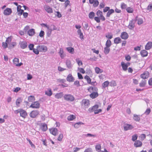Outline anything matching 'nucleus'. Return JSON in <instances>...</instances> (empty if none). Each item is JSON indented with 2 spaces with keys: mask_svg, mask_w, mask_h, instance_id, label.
<instances>
[{
  "mask_svg": "<svg viewBox=\"0 0 152 152\" xmlns=\"http://www.w3.org/2000/svg\"><path fill=\"white\" fill-rule=\"evenodd\" d=\"M64 98L65 100L69 102H72L75 100L74 96L71 94H65L64 96Z\"/></svg>",
  "mask_w": 152,
  "mask_h": 152,
  "instance_id": "f257e3e1",
  "label": "nucleus"
},
{
  "mask_svg": "<svg viewBox=\"0 0 152 152\" xmlns=\"http://www.w3.org/2000/svg\"><path fill=\"white\" fill-rule=\"evenodd\" d=\"M39 112L38 110H33L31 111L29 114L30 117L32 118H36L39 114Z\"/></svg>",
  "mask_w": 152,
  "mask_h": 152,
  "instance_id": "f03ea898",
  "label": "nucleus"
},
{
  "mask_svg": "<svg viewBox=\"0 0 152 152\" xmlns=\"http://www.w3.org/2000/svg\"><path fill=\"white\" fill-rule=\"evenodd\" d=\"M123 128L125 131L132 130L134 128V126L131 124L127 123L124 124L123 126Z\"/></svg>",
  "mask_w": 152,
  "mask_h": 152,
  "instance_id": "7ed1b4c3",
  "label": "nucleus"
},
{
  "mask_svg": "<svg viewBox=\"0 0 152 152\" xmlns=\"http://www.w3.org/2000/svg\"><path fill=\"white\" fill-rule=\"evenodd\" d=\"M40 104L38 101H35L32 103L29 107L32 108L38 109L40 107Z\"/></svg>",
  "mask_w": 152,
  "mask_h": 152,
  "instance_id": "20e7f679",
  "label": "nucleus"
},
{
  "mask_svg": "<svg viewBox=\"0 0 152 152\" xmlns=\"http://www.w3.org/2000/svg\"><path fill=\"white\" fill-rule=\"evenodd\" d=\"M37 48H39V52H45L48 50L47 47L44 45L40 46L39 45L37 46Z\"/></svg>",
  "mask_w": 152,
  "mask_h": 152,
  "instance_id": "39448f33",
  "label": "nucleus"
},
{
  "mask_svg": "<svg viewBox=\"0 0 152 152\" xmlns=\"http://www.w3.org/2000/svg\"><path fill=\"white\" fill-rule=\"evenodd\" d=\"M149 72L146 71L140 75V77L143 79H147L149 77Z\"/></svg>",
  "mask_w": 152,
  "mask_h": 152,
  "instance_id": "423d86ee",
  "label": "nucleus"
},
{
  "mask_svg": "<svg viewBox=\"0 0 152 152\" xmlns=\"http://www.w3.org/2000/svg\"><path fill=\"white\" fill-rule=\"evenodd\" d=\"M94 20L98 23L100 22L101 19L102 21H104L105 20V17L102 14L101 16H100L99 17H95L94 18Z\"/></svg>",
  "mask_w": 152,
  "mask_h": 152,
  "instance_id": "0eeeda50",
  "label": "nucleus"
},
{
  "mask_svg": "<svg viewBox=\"0 0 152 152\" xmlns=\"http://www.w3.org/2000/svg\"><path fill=\"white\" fill-rule=\"evenodd\" d=\"M89 3L93 4V6L94 7H96L99 4V2L97 0H89Z\"/></svg>",
  "mask_w": 152,
  "mask_h": 152,
  "instance_id": "6e6552de",
  "label": "nucleus"
},
{
  "mask_svg": "<svg viewBox=\"0 0 152 152\" xmlns=\"http://www.w3.org/2000/svg\"><path fill=\"white\" fill-rule=\"evenodd\" d=\"M20 113V116L24 118H26L27 115V113L26 111L23 109L21 108Z\"/></svg>",
  "mask_w": 152,
  "mask_h": 152,
  "instance_id": "1a4fd4ad",
  "label": "nucleus"
},
{
  "mask_svg": "<svg viewBox=\"0 0 152 152\" xmlns=\"http://www.w3.org/2000/svg\"><path fill=\"white\" fill-rule=\"evenodd\" d=\"M49 130L50 133L51 134L55 136L56 135L58 132V130L57 128H54L52 129H49Z\"/></svg>",
  "mask_w": 152,
  "mask_h": 152,
  "instance_id": "9d476101",
  "label": "nucleus"
},
{
  "mask_svg": "<svg viewBox=\"0 0 152 152\" xmlns=\"http://www.w3.org/2000/svg\"><path fill=\"white\" fill-rule=\"evenodd\" d=\"M99 107V105L98 104H95L91 107H90L88 109V111L90 113H92L93 111L95 112L96 109H98Z\"/></svg>",
  "mask_w": 152,
  "mask_h": 152,
  "instance_id": "9b49d317",
  "label": "nucleus"
},
{
  "mask_svg": "<svg viewBox=\"0 0 152 152\" xmlns=\"http://www.w3.org/2000/svg\"><path fill=\"white\" fill-rule=\"evenodd\" d=\"M44 8L45 10L48 13H51L53 12L52 8L48 5H45L44 7Z\"/></svg>",
  "mask_w": 152,
  "mask_h": 152,
  "instance_id": "f8f14e48",
  "label": "nucleus"
},
{
  "mask_svg": "<svg viewBox=\"0 0 152 152\" xmlns=\"http://www.w3.org/2000/svg\"><path fill=\"white\" fill-rule=\"evenodd\" d=\"M142 142L139 140H136L134 143V145L136 148L140 147L142 146Z\"/></svg>",
  "mask_w": 152,
  "mask_h": 152,
  "instance_id": "ddd939ff",
  "label": "nucleus"
},
{
  "mask_svg": "<svg viewBox=\"0 0 152 152\" xmlns=\"http://www.w3.org/2000/svg\"><path fill=\"white\" fill-rule=\"evenodd\" d=\"M12 12V10L11 8H6L4 11V14L5 15H8Z\"/></svg>",
  "mask_w": 152,
  "mask_h": 152,
  "instance_id": "4468645a",
  "label": "nucleus"
},
{
  "mask_svg": "<svg viewBox=\"0 0 152 152\" xmlns=\"http://www.w3.org/2000/svg\"><path fill=\"white\" fill-rule=\"evenodd\" d=\"M66 64L68 68L71 69L72 67V64L71 61L67 59L66 61Z\"/></svg>",
  "mask_w": 152,
  "mask_h": 152,
  "instance_id": "2eb2a0df",
  "label": "nucleus"
},
{
  "mask_svg": "<svg viewBox=\"0 0 152 152\" xmlns=\"http://www.w3.org/2000/svg\"><path fill=\"white\" fill-rule=\"evenodd\" d=\"M98 96L99 94L98 92H93L89 95L90 96L92 99H94L96 98Z\"/></svg>",
  "mask_w": 152,
  "mask_h": 152,
  "instance_id": "dca6fc26",
  "label": "nucleus"
},
{
  "mask_svg": "<svg viewBox=\"0 0 152 152\" xmlns=\"http://www.w3.org/2000/svg\"><path fill=\"white\" fill-rule=\"evenodd\" d=\"M41 128L43 132L46 131L48 129L47 125L45 123H41Z\"/></svg>",
  "mask_w": 152,
  "mask_h": 152,
  "instance_id": "f3484780",
  "label": "nucleus"
},
{
  "mask_svg": "<svg viewBox=\"0 0 152 152\" xmlns=\"http://www.w3.org/2000/svg\"><path fill=\"white\" fill-rule=\"evenodd\" d=\"M152 47V42H148L145 45V48L147 50H149Z\"/></svg>",
  "mask_w": 152,
  "mask_h": 152,
  "instance_id": "a211bd4d",
  "label": "nucleus"
},
{
  "mask_svg": "<svg viewBox=\"0 0 152 152\" xmlns=\"http://www.w3.org/2000/svg\"><path fill=\"white\" fill-rule=\"evenodd\" d=\"M23 99L21 97H18L17 99L15 104L17 107H19L20 106V104L22 102Z\"/></svg>",
  "mask_w": 152,
  "mask_h": 152,
  "instance_id": "6ab92c4d",
  "label": "nucleus"
},
{
  "mask_svg": "<svg viewBox=\"0 0 152 152\" xmlns=\"http://www.w3.org/2000/svg\"><path fill=\"white\" fill-rule=\"evenodd\" d=\"M121 64L122 69L124 71H126L127 70L128 67L125 63L124 61H122Z\"/></svg>",
  "mask_w": 152,
  "mask_h": 152,
  "instance_id": "aec40b11",
  "label": "nucleus"
},
{
  "mask_svg": "<svg viewBox=\"0 0 152 152\" xmlns=\"http://www.w3.org/2000/svg\"><path fill=\"white\" fill-rule=\"evenodd\" d=\"M148 53V52L145 50H141L140 52V54L141 56L143 57L147 56Z\"/></svg>",
  "mask_w": 152,
  "mask_h": 152,
  "instance_id": "412c9836",
  "label": "nucleus"
},
{
  "mask_svg": "<svg viewBox=\"0 0 152 152\" xmlns=\"http://www.w3.org/2000/svg\"><path fill=\"white\" fill-rule=\"evenodd\" d=\"M82 102L85 106L88 107L89 105L90 101L88 99H83Z\"/></svg>",
  "mask_w": 152,
  "mask_h": 152,
  "instance_id": "4be33fe9",
  "label": "nucleus"
},
{
  "mask_svg": "<svg viewBox=\"0 0 152 152\" xmlns=\"http://www.w3.org/2000/svg\"><path fill=\"white\" fill-rule=\"evenodd\" d=\"M66 80L69 82H73L74 80V77L71 74H69L67 76Z\"/></svg>",
  "mask_w": 152,
  "mask_h": 152,
  "instance_id": "5701e85b",
  "label": "nucleus"
},
{
  "mask_svg": "<svg viewBox=\"0 0 152 152\" xmlns=\"http://www.w3.org/2000/svg\"><path fill=\"white\" fill-rule=\"evenodd\" d=\"M133 119L136 122H139L140 119V116L134 114L133 115Z\"/></svg>",
  "mask_w": 152,
  "mask_h": 152,
  "instance_id": "b1692460",
  "label": "nucleus"
},
{
  "mask_svg": "<svg viewBox=\"0 0 152 152\" xmlns=\"http://www.w3.org/2000/svg\"><path fill=\"white\" fill-rule=\"evenodd\" d=\"M45 95H47L48 96H50L53 94L52 91L51 89L50 88H48L47 91H45Z\"/></svg>",
  "mask_w": 152,
  "mask_h": 152,
  "instance_id": "393cba45",
  "label": "nucleus"
},
{
  "mask_svg": "<svg viewBox=\"0 0 152 152\" xmlns=\"http://www.w3.org/2000/svg\"><path fill=\"white\" fill-rule=\"evenodd\" d=\"M63 96V92H60L59 93H57L55 95V97L57 99L61 98Z\"/></svg>",
  "mask_w": 152,
  "mask_h": 152,
  "instance_id": "a878e982",
  "label": "nucleus"
},
{
  "mask_svg": "<svg viewBox=\"0 0 152 152\" xmlns=\"http://www.w3.org/2000/svg\"><path fill=\"white\" fill-rule=\"evenodd\" d=\"M66 50L69 53L72 54L74 53V49L72 47H69L66 48Z\"/></svg>",
  "mask_w": 152,
  "mask_h": 152,
  "instance_id": "bb28decb",
  "label": "nucleus"
},
{
  "mask_svg": "<svg viewBox=\"0 0 152 152\" xmlns=\"http://www.w3.org/2000/svg\"><path fill=\"white\" fill-rule=\"evenodd\" d=\"M27 43L26 42H23L20 43V47L23 49L26 48H27Z\"/></svg>",
  "mask_w": 152,
  "mask_h": 152,
  "instance_id": "cd10ccee",
  "label": "nucleus"
},
{
  "mask_svg": "<svg viewBox=\"0 0 152 152\" xmlns=\"http://www.w3.org/2000/svg\"><path fill=\"white\" fill-rule=\"evenodd\" d=\"M35 33V30L34 29H31L28 32V34L30 36H32L34 35Z\"/></svg>",
  "mask_w": 152,
  "mask_h": 152,
  "instance_id": "c85d7f7f",
  "label": "nucleus"
},
{
  "mask_svg": "<svg viewBox=\"0 0 152 152\" xmlns=\"http://www.w3.org/2000/svg\"><path fill=\"white\" fill-rule=\"evenodd\" d=\"M58 54L61 58H64L65 56L64 54V51L63 50L62 48H60V51L58 52Z\"/></svg>",
  "mask_w": 152,
  "mask_h": 152,
  "instance_id": "c756f323",
  "label": "nucleus"
},
{
  "mask_svg": "<svg viewBox=\"0 0 152 152\" xmlns=\"http://www.w3.org/2000/svg\"><path fill=\"white\" fill-rule=\"evenodd\" d=\"M84 123L81 122H77L74 125V126L75 128H78L79 126L82 125H84Z\"/></svg>",
  "mask_w": 152,
  "mask_h": 152,
  "instance_id": "7c9ffc66",
  "label": "nucleus"
},
{
  "mask_svg": "<svg viewBox=\"0 0 152 152\" xmlns=\"http://www.w3.org/2000/svg\"><path fill=\"white\" fill-rule=\"evenodd\" d=\"M95 70L96 73L98 74L100 73H101L103 72V70L102 69H100L99 67H96L95 69Z\"/></svg>",
  "mask_w": 152,
  "mask_h": 152,
  "instance_id": "2f4dec72",
  "label": "nucleus"
},
{
  "mask_svg": "<svg viewBox=\"0 0 152 152\" xmlns=\"http://www.w3.org/2000/svg\"><path fill=\"white\" fill-rule=\"evenodd\" d=\"M134 27V23L133 22V21L132 20L129 23V25L128 26V28L130 29H133Z\"/></svg>",
  "mask_w": 152,
  "mask_h": 152,
  "instance_id": "473e14b6",
  "label": "nucleus"
},
{
  "mask_svg": "<svg viewBox=\"0 0 152 152\" xmlns=\"http://www.w3.org/2000/svg\"><path fill=\"white\" fill-rule=\"evenodd\" d=\"M109 82L107 80L104 81L102 85V88H105L109 85Z\"/></svg>",
  "mask_w": 152,
  "mask_h": 152,
  "instance_id": "72a5a7b5",
  "label": "nucleus"
},
{
  "mask_svg": "<svg viewBox=\"0 0 152 152\" xmlns=\"http://www.w3.org/2000/svg\"><path fill=\"white\" fill-rule=\"evenodd\" d=\"M17 45L16 43L15 42H11L9 45L8 48L10 49H12Z\"/></svg>",
  "mask_w": 152,
  "mask_h": 152,
  "instance_id": "f704fd0d",
  "label": "nucleus"
},
{
  "mask_svg": "<svg viewBox=\"0 0 152 152\" xmlns=\"http://www.w3.org/2000/svg\"><path fill=\"white\" fill-rule=\"evenodd\" d=\"M35 100V98L34 96L31 95L28 97V101L30 102H33Z\"/></svg>",
  "mask_w": 152,
  "mask_h": 152,
  "instance_id": "c9c22d12",
  "label": "nucleus"
},
{
  "mask_svg": "<svg viewBox=\"0 0 152 152\" xmlns=\"http://www.w3.org/2000/svg\"><path fill=\"white\" fill-rule=\"evenodd\" d=\"M121 38H128L129 35L126 32H123L121 33Z\"/></svg>",
  "mask_w": 152,
  "mask_h": 152,
  "instance_id": "e433bc0d",
  "label": "nucleus"
},
{
  "mask_svg": "<svg viewBox=\"0 0 152 152\" xmlns=\"http://www.w3.org/2000/svg\"><path fill=\"white\" fill-rule=\"evenodd\" d=\"M76 118L75 116L73 115H71L68 116L67 119L69 121H73Z\"/></svg>",
  "mask_w": 152,
  "mask_h": 152,
  "instance_id": "4c0bfd02",
  "label": "nucleus"
},
{
  "mask_svg": "<svg viewBox=\"0 0 152 152\" xmlns=\"http://www.w3.org/2000/svg\"><path fill=\"white\" fill-rule=\"evenodd\" d=\"M114 12V10L113 9H111L106 14V16L107 17H110V15Z\"/></svg>",
  "mask_w": 152,
  "mask_h": 152,
  "instance_id": "58836bf2",
  "label": "nucleus"
},
{
  "mask_svg": "<svg viewBox=\"0 0 152 152\" xmlns=\"http://www.w3.org/2000/svg\"><path fill=\"white\" fill-rule=\"evenodd\" d=\"M146 84V81L145 80H142L139 84V86L140 87H144Z\"/></svg>",
  "mask_w": 152,
  "mask_h": 152,
  "instance_id": "ea45409f",
  "label": "nucleus"
},
{
  "mask_svg": "<svg viewBox=\"0 0 152 152\" xmlns=\"http://www.w3.org/2000/svg\"><path fill=\"white\" fill-rule=\"evenodd\" d=\"M126 10L129 13H132L134 12V9L131 7H129L126 9Z\"/></svg>",
  "mask_w": 152,
  "mask_h": 152,
  "instance_id": "a19ab883",
  "label": "nucleus"
},
{
  "mask_svg": "<svg viewBox=\"0 0 152 152\" xmlns=\"http://www.w3.org/2000/svg\"><path fill=\"white\" fill-rule=\"evenodd\" d=\"M84 78H85V79L87 81V83L88 84H90V83H91V79L89 77V76H88L87 75H86L84 77Z\"/></svg>",
  "mask_w": 152,
  "mask_h": 152,
  "instance_id": "79ce46f5",
  "label": "nucleus"
},
{
  "mask_svg": "<svg viewBox=\"0 0 152 152\" xmlns=\"http://www.w3.org/2000/svg\"><path fill=\"white\" fill-rule=\"evenodd\" d=\"M110 51L109 47H106L104 48V53L105 54H107Z\"/></svg>",
  "mask_w": 152,
  "mask_h": 152,
  "instance_id": "37998d69",
  "label": "nucleus"
},
{
  "mask_svg": "<svg viewBox=\"0 0 152 152\" xmlns=\"http://www.w3.org/2000/svg\"><path fill=\"white\" fill-rule=\"evenodd\" d=\"M109 83V85L111 87H114L116 86L115 81L114 80H112Z\"/></svg>",
  "mask_w": 152,
  "mask_h": 152,
  "instance_id": "c03bdc74",
  "label": "nucleus"
},
{
  "mask_svg": "<svg viewBox=\"0 0 152 152\" xmlns=\"http://www.w3.org/2000/svg\"><path fill=\"white\" fill-rule=\"evenodd\" d=\"M95 16V13L93 12H91L89 14V18L91 19H93Z\"/></svg>",
  "mask_w": 152,
  "mask_h": 152,
  "instance_id": "a18cd8bd",
  "label": "nucleus"
},
{
  "mask_svg": "<svg viewBox=\"0 0 152 152\" xmlns=\"http://www.w3.org/2000/svg\"><path fill=\"white\" fill-rule=\"evenodd\" d=\"M26 139L29 142L31 146L33 148H35V145L32 143V142L28 138H26Z\"/></svg>",
  "mask_w": 152,
  "mask_h": 152,
  "instance_id": "49530a36",
  "label": "nucleus"
},
{
  "mask_svg": "<svg viewBox=\"0 0 152 152\" xmlns=\"http://www.w3.org/2000/svg\"><path fill=\"white\" fill-rule=\"evenodd\" d=\"M78 34L80 36V38H83V35L80 29L78 30L77 31Z\"/></svg>",
  "mask_w": 152,
  "mask_h": 152,
  "instance_id": "de8ad7c7",
  "label": "nucleus"
},
{
  "mask_svg": "<svg viewBox=\"0 0 152 152\" xmlns=\"http://www.w3.org/2000/svg\"><path fill=\"white\" fill-rule=\"evenodd\" d=\"M32 50H33V53L36 55H38L39 53V48H37V47L36 49L34 48Z\"/></svg>",
  "mask_w": 152,
  "mask_h": 152,
  "instance_id": "09e8293b",
  "label": "nucleus"
},
{
  "mask_svg": "<svg viewBox=\"0 0 152 152\" xmlns=\"http://www.w3.org/2000/svg\"><path fill=\"white\" fill-rule=\"evenodd\" d=\"M95 148L96 150L99 152L101 151V146L99 144L96 145L95 146Z\"/></svg>",
  "mask_w": 152,
  "mask_h": 152,
  "instance_id": "8fccbe9b",
  "label": "nucleus"
},
{
  "mask_svg": "<svg viewBox=\"0 0 152 152\" xmlns=\"http://www.w3.org/2000/svg\"><path fill=\"white\" fill-rule=\"evenodd\" d=\"M111 42L110 40L108 39L106 43V47H109L111 45Z\"/></svg>",
  "mask_w": 152,
  "mask_h": 152,
  "instance_id": "3c124183",
  "label": "nucleus"
},
{
  "mask_svg": "<svg viewBox=\"0 0 152 152\" xmlns=\"http://www.w3.org/2000/svg\"><path fill=\"white\" fill-rule=\"evenodd\" d=\"M57 81L61 83H64L66 81L64 79H57Z\"/></svg>",
  "mask_w": 152,
  "mask_h": 152,
  "instance_id": "603ef678",
  "label": "nucleus"
},
{
  "mask_svg": "<svg viewBox=\"0 0 152 152\" xmlns=\"http://www.w3.org/2000/svg\"><path fill=\"white\" fill-rule=\"evenodd\" d=\"M137 136L136 134L133 135L132 137V140L134 142L136 141L137 138Z\"/></svg>",
  "mask_w": 152,
  "mask_h": 152,
  "instance_id": "864d4df0",
  "label": "nucleus"
},
{
  "mask_svg": "<svg viewBox=\"0 0 152 152\" xmlns=\"http://www.w3.org/2000/svg\"><path fill=\"white\" fill-rule=\"evenodd\" d=\"M114 42L115 44H118L121 42V39H114Z\"/></svg>",
  "mask_w": 152,
  "mask_h": 152,
  "instance_id": "5fc2aeb1",
  "label": "nucleus"
},
{
  "mask_svg": "<svg viewBox=\"0 0 152 152\" xmlns=\"http://www.w3.org/2000/svg\"><path fill=\"white\" fill-rule=\"evenodd\" d=\"M34 44L30 43L28 45V48L30 50H32L34 48Z\"/></svg>",
  "mask_w": 152,
  "mask_h": 152,
  "instance_id": "6e6d98bb",
  "label": "nucleus"
},
{
  "mask_svg": "<svg viewBox=\"0 0 152 152\" xmlns=\"http://www.w3.org/2000/svg\"><path fill=\"white\" fill-rule=\"evenodd\" d=\"M63 137V134H59L57 140H58L59 141H62V138Z\"/></svg>",
  "mask_w": 152,
  "mask_h": 152,
  "instance_id": "4d7b16f0",
  "label": "nucleus"
},
{
  "mask_svg": "<svg viewBox=\"0 0 152 152\" xmlns=\"http://www.w3.org/2000/svg\"><path fill=\"white\" fill-rule=\"evenodd\" d=\"M121 7L122 9H126L127 5L124 3H122L121 4Z\"/></svg>",
  "mask_w": 152,
  "mask_h": 152,
  "instance_id": "13d9d810",
  "label": "nucleus"
},
{
  "mask_svg": "<svg viewBox=\"0 0 152 152\" xmlns=\"http://www.w3.org/2000/svg\"><path fill=\"white\" fill-rule=\"evenodd\" d=\"M106 37L107 38H112L113 34L111 33H108L106 35Z\"/></svg>",
  "mask_w": 152,
  "mask_h": 152,
  "instance_id": "bf43d9fd",
  "label": "nucleus"
},
{
  "mask_svg": "<svg viewBox=\"0 0 152 152\" xmlns=\"http://www.w3.org/2000/svg\"><path fill=\"white\" fill-rule=\"evenodd\" d=\"M147 10L150 11L152 10V3L150 4L147 7Z\"/></svg>",
  "mask_w": 152,
  "mask_h": 152,
  "instance_id": "052dcab7",
  "label": "nucleus"
},
{
  "mask_svg": "<svg viewBox=\"0 0 152 152\" xmlns=\"http://www.w3.org/2000/svg\"><path fill=\"white\" fill-rule=\"evenodd\" d=\"M125 58L127 61H129L131 60V57L129 55H127L125 56Z\"/></svg>",
  "mask_w": 152,
  "mask_h": 152,
  "instance_id": "680f3d73",
  "label": "nucleus"
},
{
  "mask_svg": "<svg viewBox=\"0 0 152 152\" xmlns=\"http://www.w3.org/2000/svg\"><path fill=\"white\" fill-rule=\"evenodd\" d=\"M105 5L104 2H102L100 3L99 5V7L100 9L104 8L105 7Z\"/></svg>",
  "mask_w": 152,
  "mask_h": 152,
  "instance_id": "e2e57ef3",
  "label": "nucleus"
},
{
  "mask_svg": "<svg viewBox=\"0 0 152 152\" xmlns=\"http://www.w3.org/2000/svg\"><path fill=\"white\" fill-rule=\"evenodd\" d=\"M103 14L102 12L100 10L97 11L96 12V15H97V17H99Z\"/></svg>",
  "mask_w": 152,
  "mask_h": 152,
  "instance_id": "0e129e2a",
  "label": "nucleus"
},
{
  "mask_svg": "<svg viewBox=\"0 0 152 152\" xmlns=\"http://www.w3.org/2000/svg\"><path fill=\"white\" fill-rule=\"evenodd\" d=\"M17 12H18V14L19 15H21L23 13V12L24 11L23 10H17Z\"/></svg>",
  "mask_w": 152,
  "mask_h": 152,
  "instance_id": "69168bd1",
  "label": "nucleus"
},
{
  "mask_svg": "<svg viewBox=\"0 0 152 152\" xmlns=\"http://www.w3.org/2000/svg\"><path fill=\"white\" fill-rule=\"evenodd\" d=\"M74 85L77 87H78L80 86V84L79 81L78 80H76L74 82Z\"/></svg>",
  "mask_w": 152,
  "mask_h": 152,
  "instance_id": "338daca9",
  "label": "nucleus"
},
{
  "mask_svg": "<svg viewBox=\"0 0 152 152\" xmlns=\"http://www.w3.org/2000/svg\"><path fill=\"white\" fill-rule=\"evenodd\" d=\"M140 137L141 138V139L143 140L146 138V135L145 134H142L140 135Z\"/></svg>",
  "mask_w": 152,
  "mask_h": 152,
  "instance_id": "774afa93",
  "label": "nucleus"
}]
</instances>
